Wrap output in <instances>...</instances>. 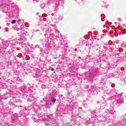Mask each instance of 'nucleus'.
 Returning a JSON list of instances; mask_svg holds the SVG:
<instances>
[{
	"label": "nucleus",
	"instance_id": "obj_6",
	"mask_svg": "<svg viewBox=\"0 0 126 126\" xmlns=\"http://www.w3.org/2000/svg\"><path fill=\"white\" fill-rule=\"evenodd\" d=\"M31 89H29V91L30 92L31 91Z\"/></svg>",
	"mask_w": 126,
	"mask_h": 126
},
{
	"label": "nucleus",
	"instance_id": "obj_1",
	"mask_svg": "<svg viewBox=\"0 0 126 126\" xmlns=\"http://www.w3.org/2000/svg\"><path fill=\"white\" fill-rule=\"evenodd\" d=\"M8 43H9V41H3V45H4V46H6V47H7V46H8Z\"/></svg>",
	"mask_w": 126,
	"mask_h": 126
},
{
	"label": "nucleus",
	"instance_id": "obj_3",
	"mask_svg": "<svg viewBox=\"0 0 126 126\" xmlns=\"http://www.w3.org/2000/svg\"><path fill=\"white\" fill-rule=\"evenodd\" d=\"M56 101H57V99L56 98H53L52 100V102L53 103H55L56 102Z\"/></svg>",
	"mask_w": 126,
	"mask_h": 126
},
{
	"label": "nucleus",
	"instance_id": "obj_7",
	"mask_svg": "<svg viewBox=\"0 0 126 126\" xmlns=\"http://www.w3.org/2000/svg\"><path fill=\"white\" fill-rule=\"evenodd\" d=\"M4 8H5V9H7V8L6 7H4Z\"/></svg>",
	"mask_w": 126,
	"mask_h": 126
},
{
	"label": "nucleus",
	"instance_id": "obj_5",
	"mask_svg": "<svg viewBox=\"0 0 126 126\" xmlns=\"http://www.w3.org/2000/svg\"><path fill=\"white\" fill-rule=\"evenodd\" d=\"M24 90H25V88L22 89V91H24Z\"/></svg>",
	"mask_w": 126,
	"mask_h": 126
},
{
	"label": "nucleus",
	"instance_id": "obj_8",
	"mask_svg": "<svg viewBox=\"0 0 126 126\" xmlns=\"http://www.w3.org/2000/svg\"><path fill=\"white\" fill-rule=\"evenodd\" d=\"M59 2H60V1H59Z\"/></svg>",
	"mask_w": 126,
	"mask_h": 126
},
{
	"label": "nucleus",
	"instance_id": "obj_2",
	"mask_svg": "<svg viewBox=\"0 0 126 126\" xmlns=\"http://www.w3.org/2000/svg\"><path fill=\"white\" fill-rule=\"evenodd\" d=\"M16 22V20H13L11 21V23L12 24H14Z\"/></svg>",
	"mask_w": 126,
	"mask_h": 126
},
{
	"label": "nucleus",
	"instance_id": "obj_4",
	"mask_svg": "<svg viewBox=\"0 0 126 126\" xmlns=\"http://www.w3.org/2000/svg\"><path fill=\"white\" fill-rule=\"evenodd\" d=\"M51 70H52V71H54V68H51Z\"/></svg>",
	"mask_w": 126,
	"mask_h": 126
}]
</instances>
